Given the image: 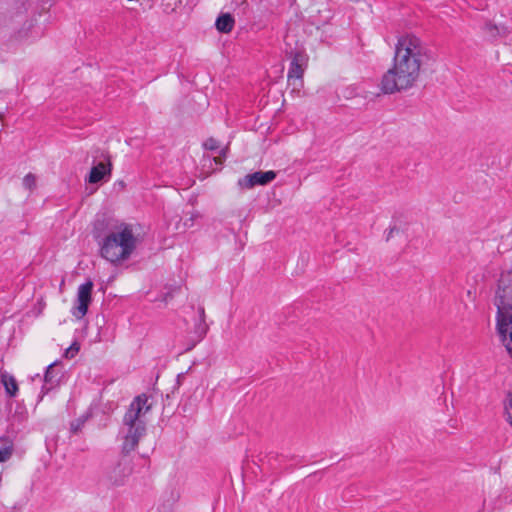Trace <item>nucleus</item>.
<instances>
[{
  "mask_svg": "<svg viewBox=\"0 0 512 512\" xmlns=\"http://www.w3.org/2000/svg\"><path fill=\"white\" fill-rule=\"evenodd\" d=\"M431 50L413 34L398 39L393 66L383 75L381 89L385 94L411 88L420 75L422 65L432 60Z\"/></svg>",
  "mask_w": 512,
  "mask_h": 512,
  "instance_id": "obj_1",
  "label": "nucleus"
},
{
  "mask_svg": "<svg viewBox=\"0 0 512 512\" xmlns=\"http://www.w3.org/2000/svg\"><path fill=\"white\" fill-rule=\"evenodd\" d=\"M497 307L496 333L507 353L512 356V275L502 273L497 285L494 300Z\"/></svg>",
  "mask_w": 512,
  "mask_h": 512,
  "instance_id": "obj_2",
  "label": "nucleus"
},
{
  "mask_svg": "<svg viewBox=\"0 0 512 512\" xmlns=\"http://www.w3.org/2000/svg\"><path fill=\"white\" fill-rule=\"evenodd\" d=\"M150 410L151 404H148L146 394L136 396L130 403L123 417V424L127 427L121 448L124 456L134 451L138 446L139 440L145 435L146 422L143 420V417Z\"/></svg>",
  "mask_w": 512,
  "mask_h": 512,
  "instance_id": "obj_3",
  "label": "nucleus"
},
{
  "mask_svg": "<svg viewBox=\"0 0 512 512\" xmlns=\"http://www.w3.org/2000/svg\"><path fill=\"white\" fill-rule=\"evenodd\" d=\"M137 239L130 224L123 225L106 237L100 246V255L111 263L127 260L136 249Z\"/></svg>",
  "mask_w": 512,
  "mask_h": 512,
  "instance_id": "obj_4",
  "label": "nucleus"
},
{
  "mask_svg": "<svg viewBox=\"0 0 512 512\" xmlns=\"http://www.w3.org/2000/svg\"><path fill=\"white\" fill-rule=\"evenodd\" d=\"M125 222L119 221L105 214L98 215L93 223L92 235L95 241L100 245L110 234L119 230Z\"/></svg>",
  "mask_w": 512,
  "mask_h": 512,
  "instance_id": "obj_5",
  "label": "nucleus"
},
{
  "mask_svg": "<svg viewBox=\"0 0 512 512\" xmlns=\"http://www.w3.org/2000/svg\"><path fill=\"white\" fill-rule=\"evenodd\" d=\"M132 465L126 459L119 460L111 467L105 475V480L109 486L119 487L125 484L127 478L132 473Z\"/></svg>",
  "mask_w": 512,
  "mask_h": 512,
  "instance_id": "obj_6",
  "label": "nucleus"
},
{
  "mask_svg": "<svg viewBox=\"0 0 512 512\" xmlns=\"http://www.w3.org/2000/svg\"><path fill=\"white\" fill-rule=\"evenodd\" d=\"M93 286V282L91 280H88L78 287V306L75 307L72 311L73 316H75L77 319L83 318L88 312V307L92 301Z\"/></svg>",
  "mask_w": 512,
  "mask_h": 512,
  "instance_id": "obj_7",
  "label": "nucleus"
},
{
  "mask_svg": "<svg viewBox=\"0 0 512 512\" xmlns=\"http://www.w3.org/2000/svg\"><path fill=\"white\" fill-rule=\"evenodd\" d=\"M289 58L291 59V62L287 74L288 81H301L308 61L306 53L301 50H291L289 52Z\"/></svg>",
  "mask_w": 512,
  "mask_h": 512,
  "instance_id": "obj_8",
  "label": "nucleus"
},
{
  "mask_svg": "<svg viewBox=\"0 0 512 512\" xmlns=\"http://www.w3.org/2000/svg\"><path fill=\"white\" fill-rule=\"evenodd\" d=\"M276 178V172L269 171H256L248 174L238 180V185L244 189H251L257 185H267Z\"/></svg>",
  "mask_w": 512,
  "mask_h": 512,
  "instance_id": "obj_9",
  "label": "nucleus"
},
{
  "mask_svg": "<svg viewBox=\"0 0 512 512\" xmlns=\"http://www.w3.org/2000/svg\"><path fill=\"white\" fill-rule=\"evenodd\" d=\"M57 364V362L51 363L46 368L44 375V385L41 389L40 400L43 398L44 394L48 393L50 390L59 385L61 375L60 371L55 369Z\"/></svg>",
  "mask_w": 512,
  "mask_h": 512,
  "instance_id": "obj_10",
  "label": "nucleus"
},
{
  "mask_svg": "<svg viewBox=\"0 0 512 512\" xmlns=\"http://www.w3.org/2000/svg\"><path fill=\"white\" fill-rule=\"evenodd\" d=\"M107 162H99L97 165H94L89 173L87 181L91 184H96L102 181L106 175L110 176L112 164L110 161V157H106Z\"/></svg>",
  "mask_w": 512,
  "mask_h": 512,
  "instance_id": "obj_11",
  "label": "nucleus"
},
{
  "mask_svg": "<svg viewBox=\"0 0 512 512\" xmlns=\"http://www.w3.org/2000/svg\"><path fill=\"white\" fill-rule=\"evenodd\" d=\"M235 20L230 13H221L215 22L216 29L221 33H229L233 30Z\"/></svg>",
  "mask_w": 512,
  "mask_h": 512,
  "instance_id": "obj_12",
  "label": "nucleus"
},
{
  "mask_svg": "<svg viewBox=\"0 0 512 512\" xmlns=\"http://www.w3.org/2000/svg\"><path fill=\"white\" fill-rule=\"evenodd\" d=\"M1 381L5 387L6 393L10 397H15L18 392V384L16 382V379L12 375L4 373L1 375Z\"/></svg>",
  "mask_w": 512,
  "mask_h": 512,
  "instance_id": "obj_13",
  "label": "nucleus"
},
{
  "mask_svg": "<svg viewBox=\"0 0 512 512\" xmlns=\"http://www.w3.org/2000/svg\"><path fill=\"white\" fill-rule=\"evenodd\" d=\"M510 409H512V392L508 391L504 400V416L506 421L512 425V413Z\"/></svg>",
  "mask_w": 512,
  "mask_h": 512,
  "instance_id": "obj_14",
  "label": "nucleus"
},
{
  "mask_svg": "<svg viewBox=\"0 0 512 512\" xmlns=\"http://www.w3.org/2000/svg\"><path fill=\"white\" fill-rule=\"evenodd\" d=\"M23 186L29 191H33L36 188V177L32 173H28L23 178Z\"/></svg>",
  "mask_w": 512,
  "mask_h": 512,
  "instance_id": "obj_15",
  "label": "nucleus"
},
{
  "mask_svg": "<svg viewBox=\"0 0 512 512\" xmlns=\"http://www.w3.org/2000/svg\"><path fill=\"white\" fill-rule=\"evenodd\" d=\"M208 326L204 321L199 319L198 323L195 325V334L197 335L198 340H201L207 333Z\"/></svg>",
  "mask_w": 512,
  "mask_h": 512,
  "instance_id": "obj_16",
  "label": "nucleus"
},
{
  "mask_svg": "<svg viewBox=\"0 0 512 512\" xmlns=\"http://www.w3.org/2000/svg\"><path fill=\"white\" fill-rule=\"evenodd\" d=\"M80 350V345L78 342H73L70 347H68L65 351L66 358H73Z\"/></svg>",
  "mask_w": 512,
  "mask_h": 512,
  "instance_id": "obj_17",
  "label": "nucleus"
},
{
  "mask_svg": "<svg viewBox=\"0 0 512 512\" xmlns=\"http://www.w3.org/2000/svg\"><path fill=\"white\" fill-rule=\"evenodd\" d=\"M203 147L206 150L214 151L219 148V142L215 138L210 137L203 143Z\"/></svg>",
  "mask_w": 512,
  "mask_h": 512,
  "instance_id": "obj_18",
  "label": "nucleus"
},
{
  "mask_svg": "<svg viewBox=\"0 0 512 512\" xmlns=\"http://www.w3.org/2000/svg\"><path fill=\"white\" fill-rule=\"evenodd\" d=\"M12 447H4L0 449V462L7 461L12 455Z\"/></svg>",
  "mask_w": 512,
  "mask_h": 512,
  "instance_id": "obj_19",
  "label": "nucleus"
},
{
  "mask_svg": "<svg viewBox=\"0 0 512 512\" xmlns=\"http://www.w3.org/2000/svg\"><path fill=\"white\" fill-rule=\"evenodd\" d=\"M485 30L487 31V33H489L492 37H496L497 35L500 34V28L496 25H493V24H486L485 25Z\"/></svg>",
  "mask_w": 512,
  "mask_h": 512,
  "instance_id": "obj_20",
  "label": "nucleus"
},
{
  "mask_svg": "<svg viewBox=\"0 0 512 512\" xmlns=\"http://www.w3.org/2000/svg\"><path fill=\"white\" fill-rule=\"evenodd\" d=\"M226 153H227V148L222 149V150L220 151V156H219V157L214 158L215 163H216V164H222L223 160L226 158Z\"/></svg>",
  "mask_w": 512,
  "mask_h": 512,
  "instance_id": "obj_21",
  "label": "nucleus"
},
{
  "mask_svg": "<svg viewBox=\"0 0 512 512\" xmlns=\"http://www.w3.org/2000/svg\"><path fill=\"white\" fill-rule=\"evenodd\" d=\"M395 232L398 233L399 229L396 226L391 227L389 229V232H388L387 236H386V241H389L393 237Z\"/></svg>",
  "mask_w": 512,
  "mask_h": 512,
  "instance_id": "obj_22",
  "label": "nucleus"
},
{
  "mask_svg": "<svg viewBox=\"0 0 512 512\" xmlns=\"http://www.w3.org/2000/svg\"><path fill=\"white\" fill-rule=\"evenodd\" d=\"M198 312H199V319H201V321H204L205 320V310H204V307L200 306L198 308Z\"/></svg>",
  "mask_w": 512,
  "mask_h": 512,
  "instance_id": "obj_23",
  "label": "nucleus"
},
{
  "mask_svg": "<svg viewBox=\"0 0 512 512\" xmlns=\"http://www.w3.org/2000/svg\"><path fill=\"white\" fill-rule=\"evenodd\" d=\"M79 428H80V424L79 423H77V424L71 423V430L73 432H77L79 430Z\"/></svg>",
  "mask_w": 512,
  "mask_h": 512,
  "instance_id": "obj_24",
  "label": "nucleus"
}]
</instances>
